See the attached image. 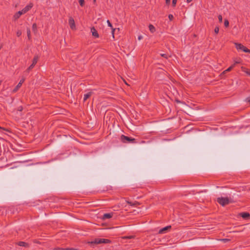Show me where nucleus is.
Returning a JSON list of instances; mask_svg holds the SVG:
<instances>
[{"mask_svg": "<svg viewBox=\"0 0 250 250\" xmlns=\"http://www.w3.org/2000/svg\"><path fill=\"white\" fill-rule=\"evenodd\" d=\"M142 38H143V37H142V36L141 35H140V36H139L138 37V40H141Z\"/></svg>", "mask_w": 250, "mask_h": 250, "instance_id": "obj_40", "label": "nucleus"}, {"mask_svg": "<svg viewBox=\"0 0 250 250\" xmlns=\"http://www.w3.org/2000/svg\"><path fill=\"white\" fill-rule=\"evenodd\" d=\"M92 92H89L87 93L84 95L83 101H85L88 98H89L92 94Z\"/></svg>", "mask_w": 250, "mask_h": 250, "instance_id": "obj_12", "label": "nucleus"}, {"mask_svg": "<svg viewBox=\"0 0 250 250\" xmlns=\"http://www.w3.org/2000/svg\"><path fill=\"white\" fill-rule=\"evenodd\" d=\"M230 240L229 239H226V238L225 239H220V241H222V242H223L224 243H226V242H229V241H230Z\"/></svg>", "mask_w": 250, "mask_h": 250, "instance_id": "obj_25", "label": "nucleus"}, {"mask_svg": "<svg viewBox=\"0 0 250 250\" xmlns=\"http://www.w3.org/2000/svg\"><path fill=\"white\" fill-rule=\"evenodd\" d=\"M54 250H76L74 249H73V248L63 249V248H57L54 249Z\"/></svg>", "mask_w": 250, "mask_h": 250, "instance_id": "obj_18", "label": "nucleus"}, {"mask_svg": "<svg viewBox=\"0 0 250 250\" xmlns=\"http://www.w3.org/2000/svg\"><path fill=\"white\" fill-rule=\"evenodd\" d=\"M217 201L222 206H225L231 202L228 197H219L217 199Z\"/></svg>", "mask_w": 250, "mask_h": 250, "instance_id": "obj_2", "label": "nucleus"}, {"mask_svg": "<svg viewBox=\"0 0 250 250\" xmlns=\"http://www.w3.org/2000/svg\"><path fill=\"white\" fill-rule=\"evenodd\" d=\"M134 238L133 236H125L123 237L124 239H131Z\"/></svg>", "mask_w": 250, "mask_h": 250, "instance_id": "obj_32", "label": "nucleus"}, {"mask_svg": "<svg viewBox=\"0 0 250 250\" xmlns=\"http://www.w3.org/2000/svg\"><path fill=\"white\" fill-rule=\"evenodd\" d=\"M238 63V62H235V63L234 64H235V63Z\"/></svg>", "mask_w": 250, "mask_h": 250, "instance_id": "obj_44", "label": "nucleus"}, {"mask_svg": "<svg viewBox=\"0 0 250 250\" xmlns=\"http://www.w3.org/2000/svg\"><path fill=\"white\" fill-rule=\"evenodd\" d=\"M112 28V36H113V38H114V31L115 30V28H113V27H111Z\"/></svg>", "mask_w": 250, "mask_h": 250, "instance_id": "obj_35", "label": "nucleus"}, {"mask_svg": "<svg viewBox=\"0 0 250 250\" xmlns=\"http://www.w3.org/2000/svg\"><path fill=\"white\" fill-rule=\"evenodd\" d=\"M68 23L71 29L73 30L76 29L75 21L72 17H69Z\"/></svg>", "mask_w": 250, "mask_h": 250, "instance_id": "obj_5", "label": "nucleus"}, {"mask_svg": "<svg viewBox=\"0 0 250 250\" xmlns=\"http://www.w3.org/2000/svg\"><path fill=\"white\" fill-rule=\"evenodd\" d=\"M91 32L92 33V36L95 38H98L99 37V35L94 27H92L91 28Z\"/></svg>", "mask_w": 250, "mask_h": 250, "instance_id": "obj_6", "label": "nucleus"}, {"mask_svg": "<svg viewBox=\"0 0 250 250\" xmlns=\"http://www.w3.org/2000/svg\"><path fill=\"white\" fill-rule=\"evenodd\" d=\"M177 0H172V4L173 7H175L176 4Z\"/></svg>", "mask_w": 250, "mask_h": 250, "instance_id": "obj_28", "label": "nucleus"}, {"mask_svg": "<svg viewBox=\"0 0 250 250\" xmlns=\"http://www.w3.org/2000/svg\"><path fill=\"white\" fill-rule=\"evenodd\" d=\"M170 2V0H166V3L167 5H169Z\"/></svg>", "mask_w": 250, "mask_h": 250, "instance_id": "obj_37", "label": "nucleus"}, {"mask_svg": "<svg viewBox=\"0 0 250 250\" xmlns=\"http://www.w3.org/2000/svg\"><path fill=\"white\" fill-rule=\"evenodd\" d=\"M148 27L151 33H154L155 31V28L153 25L149 24Z\"/></svg>", "mask_w": 250, "mask_h": 250, "instance_id": "obj_16", "label": "nucleus"}, {"mask_svg": "<svg viewBox=\"0 0 250 250\" xmlns=\"http://www.w3.org/2000/svg\"><path fill=\"white\" fill-rule=\"evenodd\" d=\"M79 2L80 3V5L83 7V6L84 4V0H79Z\"/></svg>", "mask_w": 250, "mask_h": 250, "instance_id": "obj_23", "label": "nucleus"}, {"mask_svg": "<svg viewBox=\"0 0 250 250\" xmlns=\"http://www.w3.org/2000/svg\"><path fill=\"white\" fill-rule=\"evenodd\" d=\"M112 213H105L104 214L103 218L104 219L110 218L112 217Z\"/></svg>", "mask_w": 250, "mask_h": 250, "instance_id": "obj_13", "label": "nucleus"}, {"mask_svg": "<svg viewBox=\"0 0 250 250\" xmlns=\"http://www.w3.org/2000/svg\"><path fill=\"white\" fill-rule=\"evenodd\" d=\"M111 241L107 239L103 238H96L93 241L88 242V244L93 245V244H99L101 243H109Z\"/></svg>", "mask_w": 250, "mask_h": 250, "instance_id": "obj_1", "label": "nucleus"}, {"mask_svg": "<svg viewBox=\"0 0 250 250\" xmlns=\"http://www.w3.org/2000/svg\"><path fill=\"white\" fill-rule=\"evenodd\" d=\"M224 25L226 27H228L229 25V21L227 19L225 20L224 21Z\"/></svg>", "mask_w": 250, "mask_h": 250, "instance_id": "obj_22", "label": "nucleus"}, {"mask_svg": "<svg viewBox=\"0 0 250 250\" xmlns=\"http://www.w3.org/2000/svg\"><path fill=\"white\" fill-rule=\"evenodd\" d=\"M126 203H127L128 205H130V206H133V207H134V206H135V204H134L133 203H132V202H130V201H126Z\"/></svg>", "mask_w": 250, "mask_h": 250, "instance_id": "obj_27", "label": "nucleus"}, {"mask_svg": "<svg viewBox=\"0 0 250 250\" xmlns=\"http://www.w3.org/2000/svg\"><path fill=\"white\" fill-rule=\"evenodd\" d=\"M25 81V79L24 78H22L21 79L20 82L19 83L17 84V85L15 87V88L13 89V92H16V91H17V90L19 89V88L21 86V85H22V84L23 83V82H24Z\"/></svg>", "mask_w": 250, "mask_h": 250, "instance_id": "obj_7", "label": "nucleus"}, {"mask_svg": "<svg viewBox=\"0 0 250 250\" xmlns=\"http://www.w3.org/2000/svg\"><path fill=\"white\" fill-rule=\"evenodd\" d=\"M245 101L250 104V96L245 99Z\"/></svg>", "mask_w": 250, "mask_h": 250, "instance_id": "obj_31", "label": "nucleus"}, {"mask_svg": "<svg viewBox=\"0 0 250 250\" xmlns=\"http://www.w3.org/2000/svg\"><path fill=\"white\" fill-rule=\"evenodd\" d=\"M27 37L29 40H30L31 38V34H30V30L29 28H27Z\"/></svg>", "mask_w": 250, "mask_h": 250, "instance_id": "obj_21", "label": "nucleus"}, {"mask_svg": "<svg viewBox=\"0 0 250 250\" xmlns=\"http://www.w3.org/2000/svg\"><path fill=\"white\" fill-rule=\"evenodd\" d=\"M133 203L135 204V206H136L137 205H140V203L139 202H137V201H135Z\"/></svg>", "mask_w": 250, "mask_h": 250, "instance_id": "obj_39", "label": "nucleus"}, {"mask_svg": "<svg viewBox=\"0 0 250 250\" xmlns=\"http://www.w3.org/2000/svg\"><path fill=\"white\" fill-rule=\"evenodd\" d=\"M18 245H19L20 246L24 247H27L28 246L27 243H26L24 242H22V241L19 242L18 243Z\"/></svg>", "mask_w": 250, "mask_h": 250, "instance_id": "obj_17", "label": "nucleus"}, {"mask_svg": "<svg viewBox=\"0 0 250 250\" xmlns=\"http://www.w3.org/2000/svg\"><path fill=\"white\" fill-rule=\"evenodd\" d=\"M22 110H23V107L21 106H20L18 108V110L19 111H22Z\"/></svg>", "mask_w": 250, "mask_h": 250, "instance_id": "obj_36", "label": "nucleus"}, {"mask_svg": "<svg viewBox=\"0 0 250 250\" xmlns=\"http://www.w3.org/2000/svg\"><path fill=\"white\" fill-rule=\"evenodd\" d=\"M38 59H39V56L38 55L35 56L33 59L32 64H33L35 66L36 64V63H37Z\"/></svg>", "mask_w": 250, "mask_h": 250, "instance_id": "obj_14", "label": "nucleus"}, {"mask_svg": "<svg viewBox=\"0 0 250 250\" xmlns=\"http://www.w3.org/2000/svg\"><path fill=\"white\" fill-rule=\"evenodd\" d=\"M161 56L162 57H164L166 59H167L168 58V56L166 54H161Z\"/></svg>", "mask_w": 250, "mask_h": 250, "instance_id": "obj_29", "label": "nucleus"}, {"mask_svg": "<svg viewBox=\"0 0 250 250\" xmlns=\"http://www.w3.org/2000/svg\"><path fill=\"white\" fill-rule=\"evenodd\" d=\"M107 24L110 27H112V24L110 23V21L109 20H107Z\"/></svg>", "mask_w": 250, "mask_h": 250, "instance_id": "obj_34", "label": "nucleus"}, {"mask_svg": "<svg viewBox=\"0 0 250 250\" xmlns=\"http://www.w3.org/2000/svg\"><path fill=\"white\" fill-rule=\"evenodd\" d=\"M247 74L250 76V72H247Z\"/></svg>", "mask_w": 250, "mask_h": 250, "instance_id": "obj_42", "label": "nucleus"}, {"mask_svg": "<svg viewBox=\"0 0 250 250\" xmlns=\"http://www.w3.org/2000/svg\"><path fill=\"white\" fill-rule=\"evenodd\" d=\"M1 49V47H0V49Z\"/></svg>", "mask_w": 250, "mask_h": 250, "instance_id": "obj_45", "label": "nucleus"}, {"mask_svg": "<svg viewBox=\"0 0 250 250\" xmlns=\"http://www.w3.org/2000/svg\"><path fill=\"white\" fill-rule=\"evenodd\" d=\"M171 226H167L166 227H164L161 229H160L159 230V234H162V233H164L166 230L170 229L171 228Z\"/></svg>", "mask_w": 250, "mask_h": 250, "instance_id": "obj_10", "label": "nucleus"}, {"mask_svg": "<svg viewBox=\"0 0 250 250\" xmlns=\"http://www.w3.org/2000/svg\"><path fill=\"white\" fill-rule=\"evenodd\" d=\"M22 32L21 30H19L16 32V35L18 37H20L21 35Z\"/></svg>", "mask_w": 250, "mask_h": 250, "instance_id": "obj_24", "label": "nucleus"}, {"mask_svg": "<svg viewBox=\"0 0 250 250\" xmlns=\"http://www.w3.org/2000/svg\"><path fill=\"white\" fill-rule=\"evenodd\" d=\"M121 140L123 142L125 143V141H127L128 142H135V139L134 138H132L124 135H122L121 136Z\"/></svg>", "mask_w": 250, "mask_h": 250, "instance_id": "obj_4", "label": "nucleus"}, {"mask_svg": "<svg viewBox=\"0 0 250 250\" xmlns=\"http://www.w3.org/2000/svg\"><path fill=\"white\" fill-rule=\"evenodd\" d=\"M240 216L244 219H247L250 217V214L248 212H242L240 213Z\"/></svg>", "mask_w": 250, "mask_h": 250, "instance_id": "obj_11", "label": "nucleus"}, {"mask_svg": "<svg viewBox=\"0 0 250 250\" xmlns=\"http://www.w3.org/2000/svg\"><path fill=\"white\" fill-rule=\"evenodd\" d=\"M32 30L34 33L37 32V26L36 23H34L32 25Z\"/></svg>", "mask_w": 250, "mask_h": 250, "instance_id": "obj_19", "label": "nucleus"}, {"mask_svg": "<svg viewBox=\"0 0 250 250\" xmlns=\"http://www.w3.org/2000/svg\"><path fill=\"white\" fill-rule=\"evenodd\" d=\"M219 22H222V17L221 15H219L218 17Z\"/></svg>", "mask_w": 250, "mask_h": 250, "instance_id": "obj_30", "label": "nucleus"}, {"mask_svg": "<svg viewBox=\"0 0 250 250\" xmlns=\"http://www.w3.org/2000/svg\"><path fill=\"white\" fill-rule=\"evenodd\" d=\"M168 18L170 21H172L173 19V16L171 14L168 15Z\"/></svg>", "mask_w": 250, "mask_h": 250, "instance_id": "obj_33", "label": "nucleus"}, {"mask_svg": "<svg viewBox=\"0 0 250 250\" xmlns=\"http://www.w3.org/2000/svg\"><path fill=\"white\" fill-rule=\"evenodd\" d=\"M34 67V65H33V64H31L29 67L28 68L26 69V72H29L33 68V67Z\"/></svg>", "mask_w": 250, "mask_h": 250, "instance_id": "obj_20", "label": "nucleus"}, {"mask_svg": "<svg viewBox=\"0 0 250 250\" xmlns=\"http://www.w3.org/2000/svg\"><path fill=\"white\" fill-rule=\"evenodd\" d=\"M235 65V64H232V65H231L230 67H229L227 69L225 70V71H224L222 73H221V75H224V74H225L226 72H229V71H230L234 66Z\"/></svg>", "mask_w": 250, "mask_h": 250, "instance_id": "obj_15", "label": "nucleus"}, {"mask_svg": "<svg viewBox=\"0 0 250 250\" xmlns=\"http://www.w3.org/2000/svg\"><path fill=\"white\" fill-rule=\"evenodd\" d=\"M219 27L218 26H216L215 27V29H214V32L216 33V34H218V32H219Z\"/></svg>", "mask_w": 250, "mask_h": 250, "instance_id": "obj_26", "label": "nucleus"}, {"mask_svg": "<svg viewBox=\"0 0 250 250\" xmlns=\"http://www.w3.org/2000/svg\"><path fill=\"white\" fill-rule=\"evenodd\" d=\"M23 14H24L22 11L21 10V11H18V12H17L14 15V19L15 20H17V19H18L20 16L22 15Z\"/></svg>", "mask_w": 250, "mask_h": 250, "instance_id": "obj_9", "label": "nucleus"}, {"mask_svg": "<svg viewBox=\"0 0 250 250\" xmlns=\"http://www.w3.org/2000/svg\"><path fill=\"white\" fill-rule=\"evenodd\" d=\"M235 46L237 50H241L244 52L250 53V50L241 43H236Z\"/></svg>", "mask_w": 250, "mask_h": 250, "instance_id": "obj_3", "label": "nucleus"}, {"mask_svg": "<svg viewBox=\"0 0 250 250\" xmlns=\"http://www.w3.org/2000/svg\"><path fill=\"white\" fill-rule=\"evenodd\" d=\"M0 129H3L4 130H5V131H8V132H10V131L9 129H6V128H2V127H0Z\"/></svg>", "mask_w": 250, "mask_h": 250, "instance_id": "obj_38", "label": "nucleus"}, {"mask_svg": "<svg viewBox=\"0 0 250 250\" xmlns=\"http://www.w3.org/2000/svg\"><path fill=\"white\" fill-rule=\"evenodd\" d=\"M93 0V2H94V3H95V2H96V0Z\"/></svg>", "mask_w": 250, "mask_h": 250, "instance_id": "obj_43", "label": "nucleus"}, {"mask_svg": "<svg viewBox=\"0 0 250 250\" xmlns=\"http://www.w3.org/2000/svg\"><path fill=\"white\" fill-rule=\"evenodd\" d=\"M32 7V3H30L29 4L26 6L21 11L24 14L28 11Z\"/></svg>", "mask_w": 250, "mask_h": 250, "instance_id": "obj_8", "label": "nucleus"}, {"mask_svg": "<svg viewBox=\"0 0 250 250\" xmlns=\"http://www.w3.org/2000/svg\"><path fill=\"white\" fill-rule=\"evenodd\" d=\"M191 1H192V0H187V2H188V3L191 2Z\"/></svg>", "mask_w": 250, "mask_h": 250, "instance_id": "obj_41", "label": "nucleus"}]
</instances>
